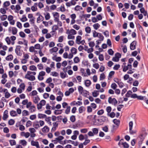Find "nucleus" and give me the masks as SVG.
<instances>
[{
  "label": "nucleus",
  "mask_w": 148,
  "mask_h": 148,
  "mask_svg": "<svg viewBox=\"0 0 148 148\" xmlns=\"http://www.w3.org/2000/svg\"><path fill=\"white\" fill-rule=\"evenodd\" d=\"M66 33L69 34L68 38L69 39H73L74 38V30L71 29L70 30L68 29L66 30Z\"/></svg>",
  "instance_id": "f257e3e1"
},
{
  "label": "nucleus",
  "mask_w": 148,
  "mask_h": 148,
  "mask_svg": "<svg viewBox=\"0 0 148 148\" xmlns=\"http://www.w3.org/2000/svg\"><path fill=\"white\" fill-rule=\"evenodd\" d=\"M93 36L94 38L98 37L101 40H103L104 37L101 34L98 33L95 31L93 32Z\"/></svg>",
  "instance_id": "f03ea898"
},
{
  "label": "nucleus",
  "mask_w": 148,
  "mask_h": 148,
  "mask_svg": "<svg viewBox=\"0 0 148 148\" xmlns=\"http://www.w3.org/2000/svg\"><path fill=\"white\" fill-rule=\"evenodd\" d=\"M108 120L107 118L104 116H101L99 119L97 120V125H100L103 124L104 122Z\"/></svg>",
  "instance_id": "7ed1b4c3"
},
{
  "label": "nucleus",
  "mask_w": 148,
  "mask_h": 148,
  "mask_svg": "<svg viewBox=\"0 0 148 148\" xmlns=\"http://www.w3.org/2000/svg\"><path fill=\"white\" fill-rule=\"evenodd\" d=\"M8 31L10 33L11 32L13 35H15L17 32V29L15 27H10L8 28Z\"/></svg>",
  "instance_id": "20e7f679"
},
{
  "label": "nucleus",
  "mask_w": 148,
  "mask_h": 148,
  "mask_svg": "<svg viewBox=\"0 0 148 148\" xmlns=\"http://www.w3.org/2000/svg\"><path fill=\"white\" fill-rule=\"evenodd\" d=\"M121 57V55L119 53L115 55L113 57L112 60L114 62H117L119 60V59Z\"/></svg>",
  "instance_id": "39448f33"
},
{
  "label": "nucleus",
  "mask_w": 148,
  "mask_h": 148,
  "mask_svg": "<svg viewBox=\"0 0 148 148\" xmlns=\"http://www.w3.org/2000/svg\"><path fill=\"white\" fill-rule=\"evenodd\" d=\"M25 77V78L31 81H34L36 79L34 75L29 74H26Z\"/></svg>",
  "instance_id": "423d86ee"
},
{
  "label": "nucleus",
  "mask_w": 148,
  "mask_h": 148,
  "mask_svg": "<svg viewBox=\"0 0 148 148\" xmlns=\"http://www.w3.org/2000/svg\"><path fill=\"white\" fill-rule=\"evenodd\" d=\"M81 39L82 38L81 36H77L76 39V42L78 44H83L85 42V41L84 40L81 41Z\"/></svg>",
  "instance_id": "0eeeda50"
},
{
  "label": "nucleus",
  "mask_w": 148,
  "mask_h": 148,
  "mask_svg": "<svg viewBox=\"0 0 148 148\" xmlns=\"http://www.w3.org/2000/svg\"><path fill=\"white\" fill-rule=\"evenodd\" d=\"M122 67L123 68V71L125 72L129 69H131L132 68V66L130 64H128L127 66L122 65Z\"/></svg>",
  "instance_id": "6e6552de"
},
{
  "label": "nucleus",
  "mask_w": 148,
  "mask_h": 148,
  "mask_svg": "<svg viewBox=\"0 0 148 148\" xmlns=\"http://www.w3.org/2000/svg\"><path fill=\"white\" fill-rule=\"evenodd\" d=\"M13 16L10 15L8 16V19L11 25H13L15 24V21L13 20Z\"/></svg>",
  "instance_id": "1a4fd4ad"
},
{
  "label": "nucleus",
  "mask_w": 148,
  "mask_h": 148,
  "mask_svg": "<svg viewBox=\"0 0 148 148\" xmlns=\"http://www.w3.org/2000/svg\"><path fill=\"white\" fill-rule=\"evenodd\" d=\"M108 102L110 103H112L114 105L116 104L117 103V101L115 99H112L111 97L109 98Z\"/></svg>",
  "instance_id": "9d476101"
},
{
  "label": "nucleus",
  "mask_w": 148,
  "mask_h": 148,
  "mask_svg": "<svg viewBox=\"0 0 148 148\" xmlns=\"http://www.w3.org/2000/svg\"><path fill=\"white\" fill-rule=\"evenodd\" d=\"M21 47L20 46L18 45L16 46L15 50V53L18 56H21L22 55V53L20 51Z\"/></svg>",
  "instance_id": "9b49d317"
},
{
  "label": "nucleus",
  "mask_w": 148,
  "mask_h": 148,
  "mask_svg": "<svg viewBox=\"0 0 148 148\" xmlns=\"http://www.w3.org/2000/svg\"><path fill=\"white\" fill-rule=\"evenodd\" d=\"M4 92L5 93V98L8 99L10 97L11 95L8 92L7 89H4Z\"/></svg>",
  "instance_id": "f8f14e48"
},
{
  "label": "nucleus",
  "mask_w": 148,
  "mask_h": 148,
  "mask_svg": "<svg viewBox=\"0 0 148 148\" xmlns=\"http://www.w3.org/2000/svg\"><path fill=\"white\" fill-rule=\"evenodd\" d=\"M31 144L32 146H36V148H40L38 142L37 141L32 140L31 142Z\"/></svg>",
  "instance_id": "ddd939ff"
},
{
  "label": "nucleus",
  "mask_w": 148,
  "mask_h": 148,
  "mask_svg": "<svg viewBox=\"0 0 148 148\" xmlns=\"http://www.w3.org/2000/svg\"><path fill=\"white\" fill-rule=\"evenodd\" d=\"M8 111L6 110H5L4 112L3 116L2 118L4 120H6L8 118Z\"/></svg>",
  "instance_id": "4468645a"
},
{
  "label": "nucleus",
  "mask_w": 148,
  "mask_h": 148,
  "mask_svg": "<svg viewBox=\"0 0 148 148\" xmlns=\"http://www.w3.org/2000/svg\"><path fill=\"white\" fill-rule=\"evenodd\" d=\"M136 42L134 41L130 44V48L132 50H134L136 48Z\"/></svg>",
  "instance_id": "2eb2a0df"
},
{
  "label": "nucleus",
  "mask_w": 148,
  "mask_h": 148,
  "mask_svg": "<svg viewBox=\"0 0 148 148\" xmlns=\"http://www.w3.org/2000/svg\"><path fill=\"white\" fill-rule=\"evenodd\" d=\"M40 100V99L38 96L33 97V101L35 104H37Z\"/></svg>",
  "instance_id": "dca6fc26"
},
{
  "label": "nucleus",
  "mask_w": 148,
  "mask_h": 148,
  "mask_svg": "<svg viewBox=\"0 0 148 148\" xmlns=\"http://www.w3.org/2000/svg\"><path fill=\"white\" fill-rule=\"evenodd\" d=\"M44 19L43 17L41 14L39 15L38 17L37 18V22L39 23L41 21H42Z\"/></svg>",
  "instance_id": "f3484780"
},
{
  "label": "nucleus",
  "mask_w": 148,
  "mask_h": 148,
  "mask_svg": "<svg viewBox=\"0 0 148 148\" xmlns=\"http://www.w3.org/2000/svg\"><path fill=\"white\" fill-rule=\"evenodd\" d=\"M81 94L85 97H87L89 95V92L86 90H84Z\"/></svg>",
  "instance_id": "a211bd4d"
},
{
  "label": "nucleus",
  "mask_w": 148,
  "mask_h": 148,
  "mask_svg": "<svg viewBox=\"0 0 148 148\" xmlns=\"http://www.w3.org/2000/svg\"><path fill=\"white\" fill-rule=\"evenodd\" d=\"M99 94V91L98 90H95L92 92V95L94 97H97Z\"/></svg>",
  "instance_id": "6ab92c4d"
},
{
  "label": "nucleus",
  "mask_w": 148,
  "mask_h": 148,
  "mask_svg": "<svg viewBox=\"0 0 148 148\" xmlns=\"http://www.w3.org/2000/svg\"><path fill=\"white\" fill-rule=\"evenodd\" d=\"M49 128L47 126H45L42 129V131L43 132L46 133L47 132L49 131Z\"/></svg>",
  "instance_id": "aec40b11"
},
{
  "label": "nucleus",
  "mask_w": 148,
  "mask_h": 148,
  "mask_svg": "<svg viewBox=\"0 0 148 148\" xmlns=\"http://www.w3.org/2000/svg\"><path fill=\"white\" fill-rule=\"evenodd\" d=\"M85 110V108L83 106L80 107L79 109V112L80 113H82L84 112Z\"/></svg>",
  "instance_id": "412c9836"
},
{
  "label": "nucleus",
  "mask_w": 148,
  "mask_h": 148,
  "mask_svg": "<svg viewBox=\"0 0 148 148\" xmlns=\"http://www.w3.org/2000/svg\"><path fill=\"white\" fill-rule=\"evenodd\" d=\"M132 92L131 90H129L127 91V93L125 94V96L127 97H131V96L132 95Z\"/></svg>",
  "instance_id": "4be33fe9"
},
{
  "label": "nucleus",
  "mask_w": 148,
  "mask_h": 148,
  "mask_svg": "<svg viewBox=\"0 0 148 148\" xmlns=\"http://www.w3.org/2000/svg\"><path fill=\"white\" fill-rule=\"evenodd\" d=\"M104 113V110L103 109H101L98 110L97 112V114L100 116L102 115Z\"/></svg>",
  "instance_id": "5701e85b"
},
{
  "label": "nucleus",
  "mask_w": 148,
  "mask_h": 148,
  "mask_svg": "<svg viewBox=\"0 0 148 148\" xmlns=\"http://www.w3.org/2000/svg\"><path fill=\"white\" fill-rule=\"evenodd\" d=\"M46 116V115L44 114H38V117L39 119L45 118Z\"/></svg>",
  "instance_id": "b1692460"
},
{
  "label": "nucleus",
  "mask_w": 148,
  "mask_h": 148,
  "mask_svg": "<svg viewBox=\"0 0 148 148\" xmlns=\"http://www.w3.org/2000/svg\"><path fill=\"white\" fill-rule=\"evenodd\" d=\"M13 59V57L12 55H10L8 56L6 58V60H10L11 61Z\"/></svg>",
  "instance_id": "393cba45"
},
{
  "label": "nucleus",
  "mask_w": 148,
  "mask_h": 148,
  "mask_svg": "<svg viewBox=\"0 0 148 148\" xmlns=\"http://www.w3.org/2000/svg\"><path fill=\"white\" fill-rule=\"evenodd\" d=\"M91 84V81L89 80H87L85 81V85L86 86H89Z\"/></svg>",
  "instance_id": "a878e982"
},
{
  "label": "nucleus",
  "mask_w": 148,
  "mask_h": 148,
  "mask_svg": "<svg viewBox=\"0 0 148 148\" xmlns=\"http://www.w3.org/2000/svg\"><path fill=\"white\" fill-rule=\"evenodd\" d=\"M10 145L11 146L14 145H16V142L14 140H9Z\"/></svg>",
  "instance_id": "bb28decb"
},
{
  "label": "nucleus",
  "mask_w": 148,
  "mask_h": 148,
  "mask_svg": "<svg viewBox=\"0 0 148 148\" xmlns=\"http://www.w3.org/2000/svg\"><path fill=\"white\" fill-rule=\"evenodd\" d=\"M66 5L68 7H70L72 5H74V1L72 0L70 2L66 3Z\"/></svg>",
  "instance_id": "cd10ccee"
},
{
  "label": "nucleus",
  "mask_w": 148,
  "mask_h": 148,
  "mask_svg": "<svg viewBox=\"0 0 148 148\" xmlns=\"http://www.w3.org/2000/svg\"><path fill=\"white\" fill-rule=\"evenodd\" d=\"M64 137L62 136H58V137L57 138H55V140H54V141H56V140H58V141H59L61 140H63L64 139Z\"/></svg>",
  "instance_id": "c85d7f7f"
},
{
  "label": "nucleus",
  "mask_w": 148,
  "mask_h": 148,
  "mask_svg": "<svg viewBox=\"0 0 148 148\" xmlns=\"http://www.w3.org/2000/svg\"><path fill=\"white\" fill-rule=\"evenodd\" d=\"M36 110V108L34 106H31L29 109V110L31 112H34Z\"/></svg>",
  "instance_id": "c756f323"
},
{
  "label": "nucleus",
  "mask_w": 148,
  "mask_h": 148,
  "mask_svg": "<svg viewBox=\"0 0 148 148\" xmlns=\"http://www.w3.org/2000/svg\"><path fill=\"white\" fill-rule=\"evenodd\" d=\"M100 26V25L98 23H95L93 25L94 29L96 30Z\"/></svg>",
  "instance_id": "7c9ffc66"
},
{
  "label": "nucleus",
  "mask_w": 148,
  "mask_h": 148,
  "mask_svg": "<svg viewBox=\"0 0 148 148\" xmlns=\"http://www.w3.org/2000/svg\"><path fill=\"white\" fill-rule=\"evenodd\" d=\"M10 114L12 116H15L17 115L16 112L14 110H12L10 112Z\"/></svg>",
  "instance_id": "2f4dec72"
},
{
  "label": "nucleus",
  "mask_w": 148,
  "mask_h": 148,
  "mask_svg": "<svg viewBox=\"0 0 148 148\" xmlns=\"http://www.w3.org/2000/svg\"><path fill=\"white\" fill-rule=\"evenodd\" d=\"M45 19L47 20H49L50 18V14L48 12H47L46 14H45Z\"/></svg>",
  "instance_id": "473e14b6"
},
{
  "label": "nucleus",
  "mask_w": 148,
  "mask_h": 148,
  "mask_svg": "<svg viewBox=\"0 0 148 148\" xmlns=\"http://www.w3.org/2000/svg\"><path fill=\"white\" fill-rule=\"evenodd\" d=\"M7 18V15L4 14L1 15L0 17V18L1 21H3L6 20Z\"/></svg>",
  "instance_id": "72a5a7b5"
},
{
  "label": "nucleus",
  "mask_w": 148,
  "mask_h": 148,
  "mask_svg": "<svg viewBox=\"0 0 148 148\" xmlns=\"http://www.w3.org/2000/svg\"><path fill=\"white\" fill-rule=\"evenodd\" d=\"M23 116H26L29 115L28 112L26 110H24L22 112Z\"/></svg>",
  "instance_id": "f704fd0d"
},
{
  "label": "nucleus",
  "mask_w": 148,
  "mask_h": 148,
  "mask_svg": "<svg viewBox=\"0 0 148 148\" xmlns=\"http://www.w3.org/2000/svg\"><path fill=\"white\" fill-rule=\"evenodd\" d=\"M86 32L88 33H90L91 32V28L90 27L88 26L85 28Z\"/></svg>",
  "instance_id": "c9c22d12"
},
{
  "label": "nucleus",
  "mask_w": 148,
  "mask_h": 148,
  "mask_svg": "<svg viewBox=\"0 0 148 148\" xmlns=\"http://www.w3.org/2000/svg\"><path fill=\"white\" fill-rule=\"evenodd\" d=\"M20 142L21 144L24 146H25L27 145V142L24 140H20Z\"/></svg>",
  "instance_id": "e433bc0d"
},
{
  "label": "nucleus",
  "mask_w": 148,
  "mask_h": 148,
  "mask_svg": "<svg viewBox=\"0 0 148 148\" xmlns=\"http://www.w3.org/2000/svg\"><path fill=\"white\" fill-rule=\"evenodd\" d=\"M27 19L25 15L23 16L22 18L21 19V20L23 22L26 21H27Z\"/></svg>",
  "instance_id": "4c0bfd02"
},
{
  "label": "nucleus",
  "mask_w": 148,
  "mask_h": 148,
  "mask_svg": "<svg viewBox=\"0 0 148 148\" xmlns=\"http://www.w3.org/2000/svg\"><path fill=\"white\" fill-rule=\"evenodd\" d=\"M66 73L65 72H61L60 73L61 77L62 78H64L66 77Z\"/></svg>",
  "instance_id": "58836bf2"
},
{
  "label": "nucleus",
  "mask_w": 148,
  "mask_h": 148,
  "mask_svg": "<svg viewBox=\"0 0 148 148\" xmlns=\"http://www.w3.org/2000/svg\"><path fill=\"white\" fill-rule=\"evenodd\" d=\"M75 10L77 11H80L82 10V8L80 6L77 5L75 8Z\"/></svg>",
  "instance_id": "ea45409f"
},
{
  "label": "nucleus",
  "mask_w": 148,
  "mask_h": 148,
  "mask_svg": "<svg viewBox=\"0 0 148 148\" xmlns=\"http://www.w3.org/2000/svg\"><path fill=\"white\" fill-rule=\"evenodd\" d=\"M22 134H24V136L26 138H28L30 135V134L28 132L25 133L24 132H22Z\"/></svg>",
  "instance_id": "a19ab883"
},
{
  "label": "nucleus",
  "mask_w": 148,
  "mask_h": 148,
  "mask_svg": "<svg viewBox=\"0 0 148 148\" xmlns=\"http://www.w3.org/2000/svg\"><path fill=\"white\" fill-rule=\"evenodd\" d=\"M92 130L95 135L97 134L98 132V130L97 128H94L92 129Z\"/></svg>",
  "instance_id": "79ce46f5"
},
{
  "label": "nucleus",
  "mask_w": 148,
  "mask_h": 148,
  "mask_svg": "<svg viewBox=\"0 0 148 148\" xmlns=\"http://www.w3.org/2000/svg\"><path fill=\"white\" fill-rule=\"evenodd\" d=\"M122 145L123 146L124 148H128L129 147V145L126 142L122 143Z\"/></svg>",
  "instance_id": "37998d69"
},
{
  "label": "nucleus",
  "mask_w": 148,
  "mask_h": 148,
  "mask_svg": "<svg viewBox=\"0 0 148 148\" xmlns=\"http://www.w3.org/2000/svg\"><path fill=\"white\" fill-rule=\"evenodd\" d=\"M90 106L93 109L95 110L97 108V106L96 104L94 103H92L90 104Z\"/></svg>",
  "instance_id": "c03bdc74"
},
{
  "label": "nucleus",
  "mask_w": 148,
  "mask_h": 148,
  "mask_svg": "<svg viewBox=\"0 0 148 148\" xmlns=\"http://www.w3.org/2000/svg\"><path fill=\"white\" fill-rule=\"evenodd\" d=\"M29 69L31 71H36L37 68L34 65H32L30 66Z\"/></svg>",
  "instance_id": "a18cd8bd"
},
{
  "label": "nucleus",
  "mask_w": 148,
  "mask_h": 148,
  "mask_svg": "<svg viewBox=\"0 0 148 148\" xmlns=\"http://www.w3.org/2000/svg\"><path fill=\"white\" fill-rule=\"evenodd\" d=\"M113 122L117 126H118L120 123V121H119L116 119H114L113 120Z\"/></svg>",
  "instance_id": "49530a36"
},
{
  "label": "nucleus",
  "mask_w": 148,
  "mask_h": 148,
  "mask_svg": "<svg viewBox=\"0 0 148 148\" xmlns=\"http://www.w3.org/2000/svg\"><path fill=\"white\" fill-rule=\"evenodd\" d=\"M99 59L100 61H102L104 60V58L102 54L99 55Z\"/></svg>",
  "instance_id": "de8ad7c7"
},
{
  "label": "nucleus",
  "mask_w": 148,
  "mask_h": 148,
  "mask_svg": "<svg viewBox=\"0 0 148 148\" xmlns=\"http://www.w3.org/2000/svg\"><path fill=\"white\" fill-rule=\"evenodd\" d=\"M37 94V92L35 90H33L30 94V95L31 96H33L36 95Z\"/></svg>",
  "instance_id": "09e8293b"
},
{
  "label": "nucleus",
  "mask_w": 148,
  "mask_h": 148,
  "mask_svg": "<svg viewBox=\"0 0 148 148\" xmlns=\"http://www.w3.org/2000/svg\"><path fill=\"white\" fill-rule=\"evenodd\" d=\"M92 111V108L90 106L87 107V112L88 113L91 112Z\"/></svg>",
  "instance_id": "8fccbe9b"
},
{
  "label": "nucleus",
  "mask_w": 148,
  "mask_h": 148,
  "mask_svg": "<svg viewBox=\"0 0 148 148\" xmlns=\"http://www.w3.org/2000/svg\"><path fill=\"white\" fill-rule=\"evenodd\" d=\"M37 67L39 70H42L43 69L44 66L42 64H39L37 65Z\"/></svg>",
  "instance_id": "3c124183"
},
{
  "label": "nucleus",
  "mask_w": 148,
  "mask_h": 148,
  "mask_svg": "<svg viewBox=\"0 0 148 148\" xmlns=\"http://www.w3.org/2000/svg\"><path fill=\"white\" fill-rule=\"evenodd\" d=\"M58 28V26L56 25H54L52 27L53 32H54L56 30H57Z\"/></svg>",
  "instance_id": "603ef678"
},
{
  "label": "nucleus",
  "mask_w": 148,
  "mask_h": 148,
  "mask_svg": "<svg viewBox=\"0 0 148 148\" xmlns=\"http://www.w3.org/2000/svg\"><path fill=\"white\" fill-rule=\"evenodd\" d=\"M20 88L24 90L25 87V85L24 83H21L19 85Z\"/></svg>",
  "instance_id": "864d4df0"
},
{
  "label": "nucleus",
  "mask_w": 148,
  "mask_h": 148,
  "mask_svg": "<svg viewBox=\"0 0 148 148\" xmlns=\"http://www.w3.org/2000/svg\"><path fill=\"white\" fill-rule=\"evenodd\" d=\"M72 20L71 21V24L73 25L74 23V14H72L71 15Z\"/></svg>",
  "instance_id": "5fc2aeb1"
},
{
  "label": "nucleus",
  "mask_w": 148,
  "mask_h": 148,
  "mask_svg": "<svg viewBox=\"0 0 148 148\" xmlns=\"http://www.w3.org/2000/svg\"><path fill=\"white\" fill-rule=\"evenodd\" d=\"M14 121L12 119H10L8 121V124L10 125H12L14 123Z\"/></svg>",
  "instance_id": "6e6d98bb"
},
{
  "label": "nucleus",
  "mask_w": 148,
  "mask_h": 148,
  "mask_svg": "<svg viewBox=\"0 0 148 148\" xmlns=\"http://www.w3.org/2000/svg\"><path fill=\"white\" fill-rule=\"evenodd\" d=\"M93 66L95 69H98L99 68V66L98 63H95L93 64Z\"/></svg>",
  "instance_id": "4d7b16f0"
},
{
  "label": "nucleus",
  "mask_w": 148,
  "mask_h": 148,
  "mask_svg": "<svg viewBox=\"0 0 148 148\" xmlns=\"http://www.w3.org/2000/svg\"><path fill=\"white\" fill-rule=\"evenodd\" d=\"M10 5V2L9 1H6L4 2L3 5L4 7H6L9 6Z\"/></svg>",
  "instance_id": "13d9d810"
},
{
  "label": "nucleus",
  "mask_w": 148,
  "mask_h": 148,
  "mask_svg": "<svg viewBox=\"0 0 148 148\" xmlns=\"http://www.w3.org/2000/svg\"><path fill=\"white\" fill-rule=\"evenodd\" d=\"M117 87V85L115 83H112L111 85V87L113 89L115 90Z\"/></svg>",
  "instance_id": "bf43d9fd"
},
{
  "label": "nucleus",
  "mask_w": 148,
  "mask_h": 148,
  "mask_svg": "<svg viewBox=\"0 0 148 148\" xmlns=\"http://www.w3.org/2000/svg\"><path fill=\"white\" fill-rule=\"evenodd\" d=\"M20 36L22 38H24L25 36V34L23 32H20L19 33Z\"/></svg>",
  "instance_id": "052dcab7"
},
{
  "label": "nucleus",
  "mask_w": 148,
  "mask_h": 148,
  "mask_svg": "<svg viewBox=\"0 0 148 148\" xmlns=\"http://www.w3.org/2000/svg\"><path fill=\"white\" fill-rule=\"evenodd\" d=\"M31 9L33 12L36 11L37 10V7H36V5H33L31 7Z\"/></svg>",
  "instance_id": "680f3d73"
},
{
  "label": "nucleus",
  "mask_w": 148,
  "mask_h": 148,
  "mask_svg": "<svg viewBox=\"0 0 148 148\" xmlns=\"http://www.w3.org/2000/svg\"><path fill=\"white\" fill-rule=\"evenodd\" d=\"M112 108L110 106L107 107L106 108V111L108 113H110L111 111Z\"/></svg>",
  "instance_id": "e2e57ef3"
},
{
  "label": "nucleus",
  "mask_w": 148,
  "mask_h": 148,
  "mask_svg": "<svg viewBox=\"0 0 148 148\" xmlns=\"http://www.w3.org/2000/svg\"><path fill=\"white\" fill-rule=\"evenodd\" d=\"M95 43L93 41L90 42L89 43V46L90 47L92 48L95 46Z\"/></svg>",
  "instance_id": "0e129e2a"
},
{
  "label": "nucleus",
  "mask_w": 148,
  "mask_h": 148,
  "mask_svg": "<svg viewBox=\"0 0 148 148\" xmlns=\"http://www.w3.org/2000/svg\"><path fill=\"white\" fill-rule=\"evenodd\" d=\"M16 26L18 28L21 29L22 25L21 23L19 22H17L16 23Z\"/></svg>",
  "instance_id": "69168bd1"
},
{
  "label": "nucleus",
  "mask_w": 148,
  "mask_h": 148,
  "mask_svg": "<svg viewBox=\"0 0 148 148\" xmlns=\"http://www.w3.org/2000/svg\"><path fill=\"white\" fill-rule=\"evenodd\" d=\"M70 107L69 106H68L66 107V109L65 111V113L66 114H68L70 112Z\"/></svg>",
  "instance_id": "338daca9"
},
{
  "label": "nucleus",
  "mask_w": 148,
  "mask_h": 148,
  "mask_svg": "<svg viewBox=\"0 0 148 148\" xmlns=\"http://www.w3.org/2000/svg\"><path fill=\"white\" fill-rule=\"evenodd\" d=\"M5 40L8 45H10V40L9 37H7L5 39Z\"/></svg>",
  "instance_id": "774afa93"
}]
</instances>
